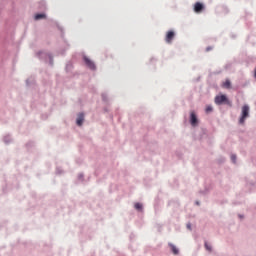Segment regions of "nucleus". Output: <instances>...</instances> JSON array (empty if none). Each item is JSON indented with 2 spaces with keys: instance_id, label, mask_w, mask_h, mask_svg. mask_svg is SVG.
Here are the masks:
<instances>
[{
  "instance_id": "f257e3e1",
  "label": "nucleus",
  "mask_w": 256,
  "mask_h": 256,
  "mask_svg": "<svg viewBox=\"0 0 256 256\" xmlns=\"http://www.w3.org/2000/svg\"><path fill=\"white\" fill-rule=\"evenodd\" d=\"M214 101L216 105H223V103H225V105H229L231 107V101H229L226 95H218L215 97Z\"/></svg>"
},
{
  "instance_id": "f03ea898",
  "label": "nucleus",
  "mask_w": 256,
  "mask_h": 256,
  "mask_svg": "<svg viewBox=\"0 0 256 256\" xmlns=\"http://www.w3.org/2000/svg\"><path fill=\"white\" fill-rule=\"evenodd\" d=\"M247 117H249V107L247 105H244L242 107V114L239 120L240 125H243V123H245V119H247Z\"/></svg>"
},
{
  "instance_id": "7ed1b4c3",
  "label": "nucleus",
  "mask_w": 256,
  "mask_h": 256,
  "mask_svg": "<svg viewBox=\"0 0 256 256\" xmlns=\"http://www.w3.org/2000/svg\"><path fill=\"white\" fill-rule=\"evenodd\" d=\"M173 39H175V32L170 30L166 33L165 41L166 43H172Z\"/></svg>"
},
{
  "instance_id": "20e7f679",
  "label": "nucleus",
  "mask_w": 256,
  "mask_h": 256,
  "mask_svg": "<svg viewBox=\"0 0 256 256\" xmlns=\"http://www.w3.org/2000/svg\"><path fill=\"white\" fill-rule=\"evenodd\" d=\"M190 123L192 127H197V124L199 123V120L197 119V115L195 112H191L190 114Z\"/></svg>"
},
{
  "instance_id": "39448f33",
  "label": "nucleus",
  "mask_w": 256,
  "mask_h": 256,
  "mask_svg": "<svg viewBox=\"0 0 256 256\" xmlns=\"http://www.w3.org/2000/svg\"><path fill=\"white\" fill-rule=\"evenodd\" d=\"M203 9H205V6H203V4L200 3V2H197V3L194 5V11H195V13H201V11H203Z\"/></svg>"
},
{
  "instance_id": "423d86ee",
  "label": "nucleus",
  "mask_w": 256,
  "mask_h": 256,
  "mask_svg": "<svg viewBox=\"0 0 256 256\" xmlns=\"http://www.w3.org/2000/svg\"><path fill=\"white\" fill-rule=\"evenodd\" d=\"M84 61H85V64L87 65V67H89V69H95V63H93V61H91V59L84 57Z\"/></svg>"
},
{
  "instance_id": "0eeeda50",
  "label": "nucleus",
  "mask_w": 256,
  "mask_h": 256,
  "mask_svg": "<svg viewBox=\"0 0 256 256\" xmlns=\"http://www.w3.org/2000/svg\"><path fill=\"white\" fill-rule=\"evenodd\" d=\"M83 121H85V115L83 113H80L78 115V118L76 120V123L79 127H81V125H83Z\"/></svg>"
},
{
  "instance_id": "6e6552de",
  "label": "nucleus",
  "mask_w": 256,
  "mask_h": 256,
  "mask_svg": "<svg viewBox=\"0 0 256 256\" xmlns=\"http://www.w3.org/2000/svg\"><path fill=\"white\" fill-rule=\"evenodd\" d=\"M169 247L174 255H179V249L173 244H169Z\"/></svg>"
},
{
  "instance_id": "1a4fd4ad",
  "label": "nucleus",
  "mask_w": 256,
  "mask_h": 256,
  "mask_svg": "<svg viewBox=\"0 0 256 256\" xmlns=\"http://www.w3.org/2000/svg\"><path fill=\"white\" fill-rule=\"evenodd\" d=\"M222 87H224V89H231V81L230 80H226L223 84Z\"/></svg>"
},
{
  "instance_id": "9d476101",
  "label": "nucleus",
  "mask_w": 256,
  "mask_h": 256,
  "mask_svg": "<svg viewBox=\"0 0 256 256\" xmlns=\"http://www.w3.org/2000/svg\"><path fill=\"white\" fill-rule=\"evenodd\" d=\"M45 17H46L45 14H36L35 15V20L39 21V19H45Z\"/></svg>"
},
{
  "instance_id": "9b49d317",
  "label": "nucleus",
  "mask_w": 256,
  "mask_h": 256,
  "mask_svg": "<svg viewBox=\"0 0 256 256\" xmlns=\"http://www.w3.org/2000/svg\"><path fill=\"white\" fill-rule=\"evenodd\" d=\"M135 209H137V211H141V209H143V204H141V203H136V204H135Z\"/></svg>"
},
{
  "instance_id": "f8f14e48",
  "label": "nucleus",
  "mask_w": 256,
  "mask_h": 256,
  "mask_svg": "<svg viewBox=\"0 0 256 256\" xmlns=\"http://www.w3.org/2000/svg\"><path fill=\"white\" fill-rule=\"evenodd\" d=\"M211 111H213V107L207 106L206 107V113H211Z\"/></svg>"
},
{
  "instance_id": "ddd939ff",
  "label": "nucleus",
  "mask_w": 256,
  "mask_h": 256,
  "mask_svg": "<svg viewBox=\"0 0 256 256\" xmlns=\"http://www.w3.org/2000/svg\"><path fill=\"white\" fill-rule=\"evenodd\" d=\"M231 159L235 163L237 161V156L235 154H232Z\"/></svg>"
},
{
  "instance_id": "4468645a",
  "label": "nucleus",
  "mask_w": 256,
  "mask_h": 256,
  "mask_svg": "<svg viewBox=\"0 0 256 256\" xmlns=\"http://www.w3.org/2000/svg\"><path fill=\"white\" fill-rule=\"evenodd\" d=\"M205 247H206L207 251H211V246L207 242L205 243Z\"/></svg>"
},
{
  "instance_id": "2eb2a0df",
  "label": "nucleus",
  "mask_w": 256,
  "mask_h": 256,
  "mask_svg": "<svg viewBox=\"0 0 256 256\" xmlns=\"http://www.w3.org/2000/svg\"><path fill=\"white\" fill-rule=\"evenodd\" d=\"M206 51H211V47H208V48L206 49Z\"/></svg>"
},
{
  "instance_id": "dca6fc26",
  "label": "nucleus",
  "mask_w": 256,
  "mask_h": 256,
  "mask_svg": "<svg viewBox=\"0 0 256 256\" xmlns=\"http://www.w3.org/2000/svg\"><path fill=\"white\" fill-rule=\"evenodd\" d=\"M188 229H191V225H188Z\"/></svg>"
},
{
  "instance_id": "f3484780",
  "label": "nucleus",
  "mask_w": 256,
  "mask_h": 256,
  "mask_svg": "<svg viewBox=\"0 0 256 256\" xmlns=\"http://www.w3.org/2000/svg\"><path fill=\"white\" fill-rule=\"evenodd\" d=\"M196 205H199V202H196Z\"/></svg>"
}]
</instances>
